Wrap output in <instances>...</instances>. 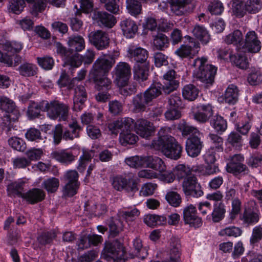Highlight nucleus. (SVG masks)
I'll return each instance as SVG.
<instances>
[{
    "mask_svg": "<svg viewBox=\"0 0 262 262\" xmlns=\"http://www.w3.org/2000/svg\"><path fill=\"white\" fill-rule=\"evenodd\" d=\"M170 132V127H161L157 138L150 143V148L161 151L168 158L178 160L181 156L183 148L175 138L169 134Z\"/></svg>",
    "mask_w": 262,
    "mask_h": 262,
    "instance_id": "1",
    "label": "nucleus"
},
{
    "mask_svg": "<svg viewBox=\"0 0 262 262\" xmlns=\"http://www.w3.org/2000/svg\"><path fill=\"white\" fill-rule=\"evenodd\" d=\"M131 75V68L129 64L120 62L117 64L116 67V85L119 93L124 96L131 94L135 91V86L129 82Z\"/></svg>",
    "mask_w": 262,
    "mask_h": 262,
    "instance_id": "2",
    "label": "nucleus"
},
{
    "mask_svg": "<svg viewBox=\"0 0 262 262\" xmlns=\"http://www.w3.org/2000/svg\"><path fill=\"white\" fill-rule=\"evenodd\" d=\"M207 59L205 57L195 59L193 63L195 68L193 74L202 82L211 85L214 81L217 69L211 64H207Z\"/></svg>",
    "mask_w": 262,
    "mask_h": 262,
    "instance_id": "3",
    "label": "nucleus"
},
{
    "mask_svg": "<svg viewBox=\"0 0 262 262\" xmlns=\"http://www.w3.org/2000/svg\"><path fill=\"white\" fill-rule=\"evenodd\" d=\"M69 128H66L64 130L61 124H57L55 126L53 130V138L55 143L59 144L62 138L64 140H73L75 138L79 137V133L81 127L76 120L73 119L69 124Z\"/></svg>",
    "mask_w": 262,
    "mask_h": 262,
    "instance_id": "4",
    "label": "nucleus"
},
{
    "mask_svg": "<svg viewBox=\"0 0 262 262\" xmlns=\"http://www.w3.org/2000/svg\"><path fill=\"white\" fill-rule=\"evenodd\" d=\"M41 108L47 113V115L52 119L59 118L60 121H65L68 118L69 107L66 104L57 100L41 101Z\"/></svg>",
    "mask_w": 262,
    "mask_h": 262,
    "instance_id": "5",
    "label": "nucleus"
},
{
    "mask_svg": "<svg viewBox=\"0 0 262 262\" xmlns=\"http://www.w3.org/2000/svg\"><path fill=\"white\" fill-rule=\"evenodd\" d=\"M162 84L159 82L154 83L144 94H138L134 99L133 104L138 111H143L152 99L159 96L161 93Z\"/></svg>",
    "mask_w": 262,
    "mask_h": 262,
    "instance_id": "6",
    "label": "nucleus"
},
{
    "mask_svg": "<svg viewBox=\"0 0 262 262\" xmlns=\"http://www.w3.org/2000/svg\"><path fill=\"white\" fill-rule=\"evenodd\" d=\"M133 125L134 120L132 118H127L116 121V128H119L122 130L119 137V142L121 145L125 146L127 144H134L138 140V137L131 133Z\"/></svg>",
    "mask_w": 262,
    "mask_h": 262,
    "instance_id": "7",
    "label": "nucleus"
},
{
    "mask_svg": "<svg viewBox=\"0 0 262 262\" xmlns=\"http://www.w3.org/2000/svg\"><path fill=\"white\" fill-rule=\"evenodd\" d=\"M139 214V211L135 207H123L119 209L116 219V233L123 230L125 223L133 220Z\"/></svg>",
    "mask_w": 262,
    "mask_h": 262,
    "instance_id": "8",
    "label": "nucleus"
},
{
    "mask_svg": "<svg viewBox=\"0 0 262 262\" xmlns=\"http://www.w3.org/2000/svg\"><path fill=\"white\" fill-rule=\"evenodd\" d=\"M187 42L180 46L174 53L180 58H192L195 56L200 50L199 43L190 37L186 36Z\"/></svg>",
    "mask_w": 262,
    "mask_h": 262,
    "instance_id": "9",
    "label": "nucleus"
},
{
    "mask_svg": "<svg viewBox=\"0 0 262 262\" xmlns=\"http://www.w3.org/2000/svg\"><path fill=\"white\" fill-rule=\"evenodd\" d=\"M113 67L112 60L106 56L98 58L94 62L91 74L94 79H98V76H105Z\"/></svg>",
    "mask_w": 262,
    "mask_h": 262,
    "instance_id": "10",
    "label": "nucleus"
},
{
    "mask_svg": "<svg viewBox=\"0 0 262 262\" xmlns=\"http://www.w3.org/2000/svg\"><path fill=\"white\" fill-rule=\"evenodd\" d=\"M183 191L186 195L199 198L203 195V191L197 179L194 176L184 179L182 183Z\"/></svg>",
    "mask_w": 262,
    "mask_h": 262,
    "instance_id": "11",
    "label": "nucleus"
},
{
    "mask_svg": "<svg viewBox=\"0 0 262 262\" xmlns=\"http://www.w3.org/2000/svg\"><path fill=\"white\" fill-rule=\"evenodd\" d=\"M133 128L138 135L145 139L149 138L156 132V127L153 123L144 119H138L135 122L134 121Z\"/></svg>",
    "mask_w": 262,
    "mask_h": 262,
    "instance_id": "12",
    "label": "nucleus"
},
{
    "mask_svg": "<svg viewBox=\"0 0 262 262\" xmlns=\"http://www.w3.org/2000/svg\"><path fill=\"white\" fill-rule=\"evenodd\" d=\"M95 55L94 51L88 49L83 56H81L78 53H74L71 55V57L66 59V63L73 68L79 67L82 62L84 64H90L94 60Z\"/></svg>",
    "mask_w": 262,
    "mask_h": 262,
    "instance_id": "13",
    "label": "nucleus"
},
{
    "mask_svg": "<svg viewBox=\"0 0 262 262\" xmlns=\"http://www.w3.org/2000/svg\"><path fill=\"white\" fill-rule=\"evenodd\" d=\"M126 56L136 63L146 62H148V52L146 49L132 43L127 47Z\"/></svg>",
    "mask_w": 262,
    "mask_h": 262,
    "instance_id": "14",
    "label": "nucleus"
},
{
    "mask_svg": "<svg viewBox=\"0 0 262 262\" xmlns=\"http://www.w3.org/2000/svg\"><path fill=\"white\" fill-rule=\"evenodd\" d=\"M261 48V42L258 39L255 32L253 31L248 32L246 34L242 50L255 53L258 52Z\"/></svg>",
    "mask_w": 262,
    "mask_h": 262,
    "instance_id": "15",
    "label": "nucleus"
},
{
    "mask_svg": "<svg viewBox=\"0 0 262 262\" xmlns=\"http://www.w3.org/2000/svg\"><path fill=\"white\" fill-rule=\"evenodd\" d=\"M91 43L98 50L106 49L110 44V38L104 32L98 30L92 32L89 36Z\"/></svg>",
    "mask_w": 262,
    "mask_h": 262,
    "instance_id": "16",
    "label": "nucleus"
},
{
    "mask_svg": "<svg viewBox=\"0 0 262 262\" xmlns=\"http://www.w3.org/2000/svg\"><path fill=\"white\" fill-rule=\"evenodd\" d=\"M183 217L185 223L190 226L197 228L202 225L201 219L196 215V208L191 204L184 208Z\"/></svg>",
    "mask_w": 262,
    "mask_h": 262,
    "instance_id": "17",
    "label": "nucleus"
},
{
    "mask_svg": "<svg viewBox=\"0 0 262 262\" xmlns=\"http://www.w3.org/2000/svg\"><path fill=\"white\" fill-rule=\"evenodd\" d=\"M203 146V143L200 140V136L190 137L186 142V151L188 155L191 157L198 156Z\"/></svg>",
    "mask_w": 262,
    "mask_h": 262,
    "instance_id": "18",
    "label": "nucleus"
},
{
    "mask_svg": "<svg viewBox=\"0 0 262 262\" xmlns=\"http://www.w3.org/2000/svg\"><path fill=\"white\" fill-rule=\"evenodd\" d=\"M180 244L179 239L172 237L169 241L167 247V254L168 258L162 262H180Z\"/></svg>",
    "mask_w": 262,
    "mask_h": 262,
    "instance_id": "19",
    "label": "nucleus"
},
{
    "mask_svg": "<svg viewBox=\"0 0 262 262\" xmlns=\"http://www.w3.org/2000/svg\"><path fill=\"white\" fill-rule=\"evenodd\" d=\"M244 157L241 154L235 155L231 158L230 161L226 165V170L228 172L236 174L245 171L246 166L242 162Z\"/></svg>",
    "mask_w": 262,
    "mask_h": 262,
    "instance_id": "20",
    "label": "nucleus"
},
{
    "mask_svg": "<svg viewBox=\"0 0 262 262\" xmlns=\"http://www.w3.org/2000/svg\"><path fill=\"white\" fill-rule=\"evenodd\" d=\"M163 83L162 89L166 93H169L177 89L179 82L176 80L174 70H169L163 75Z\"/></svg>",
    "mask_w": 262,
    "mask_h": 262,
    "instance_id": "21",
    "label": "nucleus"
},
{
    "mask_svg": "<svg viewBox=\"0 0 262 262\" xmlns=\"http://www.w3.org/2000/svg\"><path fill=\"white\" fill-rule=\"evenodd\" d=\"M20 116L19 111H14L12 113H8L1 118L0 124L3 129H6V132L8 136L12 135L10 133L11 128H13L12 123L18 120Z\"/></svg>",
    "mask_w": 262,
    "mask_h": 262,
    "instance_id": "22",
    "label": "nucleus"
},
{
    "mask_svg": "<svg viewBox=\"0 0 262 262\" xmlns=\"http://www.w3.org/2000/svg\"><path fill=\"white\" fill-rule=\"evenodd\" d=\"M198 108V111L194 113L193 118L198 122H206L213 114V107L210 104L200 105Z\"/></svg>",
    "mask_w": 262,
    "mask_h": 262,
    "instance_id": "23",
    "label": "nucleus"
},
{
    "mask_svg": "<svg viewBox=\"0 0 262 262\" xmlns=\"http://www.w3.org/2000/svg\"><path fill=\"white\" fill-rule=\"evenodd\" d=\"M87 99V94L84 87L78 85L75 89V94L73 98L74 109L75 111H80L82 108V105Z\"/></svg>",
    "mask_w": 262,
    "mask_h": 262,
    "instance_id": "24",
    "label": "nucleus"
},
{
    "mask_svg": "<svg viewBox=\"0 0 262 262\" xmlns=\"http://www.w3.org/2000/svg\"><path fill=\"white\" fill-rule=\"evenodd\" d=\"M239 90L237 86L233 84H229L225 91L224 101L230 104H234L238 99Z\"/></svg>",
    "mask_w": 262,
    "mask_h": 262,
    "instance_id": "25",
    "label": "nucleus"
},
{
    "mask_svg": "<svg viewBox=\"0 0 262 262\" xmlns=\"http://www.w3.org/2000/svg\"><path fill=\"white\" fill-rule=\"evenodd\" d=\"M146 166L158 171L159 173L164 172L166 169V166L163 160L157 156H147Z\"/></svg>",
    "mask_w": 262,
    "mask_h": 262,
    "instance_id": "26",
    "label": "nucleus"
},
{
    "mask_svg": "<svg viewBox=\"0 0 262 262\" xmlns=\"http://www.w3.org/2000/svg\"><path fill=\"white\" fill-rule=\"evenodd\" d=\"M120 25L124 35L127 38L133 37L138 31L137 24L130 19L122 20Z\"/></svg>",
    "mask_w": 262,
    "mask_h": 262,
    "instance_id": "27",
    "label": "nucleus"
},
{
    "mask_svg": "<svg viewBox=\"0 0 262 262\" xmlns=\"http://www.w3.org/2000/svg\"><path fill=\"white\" fill-rule=\"evenodd\" d=\"M224 41L227 44H233L237 47V50H242L243 45V35L238 30L234 31L224 37Z\"/></svg>",
    "mask_w": 262,
    "mask_h": 262,
    "instance_id": "28",
    "label": "nucleus"
},
{
    "mask_svg": "<svg viewBox=\"0 0 262 262\" xmlns=\"http://www.w3.org/2000/svg\"><path fill=\"white\" fill-rule=\"evenodd\" d=\"M149 62L136 63L134 67V77L137 80L144 81L147 78Z\"/></svg>",
    "mask_w": 262,
    "mask_h": 262,
    "instance_id": "29",
    "label": "nucleus"
},
{
    "mask_svg": "<svg viewBox=\"0 0 262 262\" xmlns=\"http://www.w3.org/2000/svg\"><path fill=\"white\" fill-rule=\"evenodd\" d=\"M27 182V180L24 179H20L16 181L12 182L7 186V192L10 196H21L23 197L22 191L24 190V187Z\"/></svg>",
    "mask_w": 262,
    "mask_h": 262,
    "instance_id": "30",
    "label": "nucleus"
},
{
    "mask_svg": "<svg viewBox=\"0 0 262 262\" xmlns=\"http://www.w3.org/2000/svg\"><path fill=\"white\" fill-rule=\"evenodd\" d=\"M191 0H167L171 11L177 15H182L186 11L185 7Z\"/></svg>",
    "mask_w": 262,
    "mask_h": 262,
    "instance_id": "31",
    "label": "nucleus"
},
{
    "mask_svg": "<svg viewBox=\"0 0 262 262\" xmlns=\"http://www.w3.org/2000/svg\"><path fill=\"white\" fill-rule=\"evenodd\" d=\"M45 196L44 191L38 188H34L26 194H23V197L31 204H35L43 200Z\"/></svg>",
    "mask_w": 262,
    "mask_h": 262,
    "instance_id": "32",
    "label": "nucleus"
},
{
    "mask_svg": "<svg viewBox=\"0 0 262 262\" xmlns=\"http://www.w3.org/2000/svg\"><path fill=\"white\" fill-rule=\"evenodd\" d=\"M54 159L58 162L69 164L75 160V156L68 150L55 151L52 154Z\"/></svg>",
    "mask_w": 262,
    "mask_h": 262,
    "instance_id": "33",
    "label": "nucleus"
},
{
    "mask_svg": "<svg viewBox=\"0 0 262 262\" xmlns=\"http://www.w3.org/2000/svg\"><path fill=\"white\" fill-rule=\"evenodd\" d=\"M133 252L131 257L136 256L140 258H144L147 256V251L144 247L142 241L138 237L135 238L133 241Z\"/></svg>",
    "mask_w": 262,
    "mask_h": 262,
    "instance_id": "34",
    "label": "nucleus"
},
{
    "mask_svg": "<svg viewBox=\"0 0 262 262\" xmlns=\"http://www.w3.org/2000/svg\"><path fill=\"white\" fill-rule=\"evenodd\" d=\"M192 33L203 45L207 44L210 40V36L208 31L202 26H195L192 31Z\"/></svg>",
    "mask_w": 262,
    "mask_h": 262,
    "instance_id": "35",
    "label": "nucleus"
},
{
    "mask_svg": "<svg viewBox=\"0 0 262 262\" xmlns=\"http://www.w3.org/2000/svg\"><path fill=\"white\" fill-rule=\"evenodd\" d=\"M199 90L195 85L189 84L185 85L182 89V96L185 99L189 101L194 100L198 96Z\"/></svg>",
    "mask_w": 262,
    "mask_h": 262,
    "instance_id": "36",
    "label": "nucleus"
},
{
    "mask_svg": "<svg viewBox=\"0 0 262 262\" xmlns=\"http://www.w3.org/2000/svg\"><path fill=\"white\" fill-rule=\"evenodd\" d=\"M68 43L70 50L75 52H80L85 47L84 39L80 36H74L69 37Z\"/></svg>",
    "mask_w": 262,
    "mask_h": 262,
    "instance_id": "37",
    "label": "nucleus"
},
{
    "mask_svg": "<svg viewBox=\"0 0 262 262\" xmlns=\"http://www.w3.org/2000/svg\"><path fill=\"white\" fill-rule=\"evenodd\" d=\"M19 74L24 77L34 76L37 73L38 68L36 65L26 62L21 64L18 68Z\"/></svg>",
    "mask_w": 262,
    "mask_h": 262,
    "instance_id": "38",
    "label": "nucleus"
},
{
    "mask_svg": "<svg viewBox=\"0 0 262 262\" xmlns=\"http://www.w3.org/2000/svg\"><path fill=\"white\" fill-rule=\"evenodd\" d=\"M147 156H135L126 158L125 162L132 168H138L146 166Z\"/></svg>",
    "mask_w": 262,
    "mask_h": 262,
    "instance_id": "39",
    "label": "nucleus"
},
{
    "mask_svg": "<svg viewBox=\"0 0 262 262\" xmlns=\"http://www.w3.org/2000/svg\"><path fill=\"white\" fill-rule=\"evenodd\" d=\"M191 171L190 168L183 164H179L173 169L174 174L179 181L191 176Z\"/></svg>",
    "mask_w": 262,
    "mask_h": 262,
    "instance_id": "40",
    "label": "nucleus"
},
{
    "mask_svg": "<svg viewBox=\"0 0 262 262\" xmlns=\"http://www.w3.org/2000/svg\"><path fill=\"white\" fill-rule=\"evenodd\" d=\"M225 212L226 209L224 203L222 202L215 203L211 213L213 222H219L222 220L224 217Z\"/></svg>",
    "mask_w": 262,
    "mask_h": 262,
    "instance_id": "41",
    "label": "nucleus"
},
{
    "mask_svg": "<svg viewBox=\"0 0 262 262\" xmlns=\"http://www.w3.org/2000/svg\"><path fill=\"white\" fill-rule=\"evenodd\" d=\"M178 128L184 136L188 135H190V137L201 136V133L197 128L190 125L185 121L180 122Z\"/></svg>",
    "mask_w": 262,
    "mask_h": 262,
    "instance_id": "42",
    "label": "nucleus"
},
{
    "mask_svg": "<svg viewBox=\"0 0 262 262\" xmlns=\"http://www.w3.org/2000/svg\"><path fill=\"white\" fill-rule=\"evenodd\" d=\"M211 126L217 132H224L227 128L226 121L221 116H214L210 121Z\"/></svg>",
    "mask_w": 262,
    "mask_h": 262,
    "instance_id": "43",
    "label": "nucleus"
},
{
    "mask_svg": "<svg viewBox=\"0 0 262 262\" xmlns=\"http://www.w3.org/2000/svg\"><path fill=\"white\" fill-rule=\"evenodd\" d=\"M246 51L243 50H237V56L234 55V57H231V61L234 63L237 67L241 69H246L248 67V60L243 53Z\"/></svg>",
    "mask_w": 262,
    "mask_h": 262,
    "instance_id": "44",
    "label": "nucleus"
},
{
    "mask_svg": "<svg viewBox=\"0 0 262 262\" xmlns=\"http://www.w3.org/2000/svg\"><path fill=\"white\" fill-rule=\"evenodd\" d=\"M247 80L251 85H257L262 81V74L259 69L253 68L248 74Z\"/></svg>",
    "mask_w": 262,
    "mask_h": 262,
    "instance_id": "45",
    "label": "nucleus"
},
{
    "mask_svg": "<svg viewBox=\"0 0 262 262\" xmlns=\"http://www.w3.org/2000/svg\"><path fill=\"white\" fill-rule=\"evenodd\" d=\"M99 24L107 28H112L114 25V18L113 15L106 12H98L97 14Z\"/></svg>",
    "mask_w": 262,
    "mask_h": 262,
    "instance_id": "46",
    "label": "nucleus"
},
{
    "mask_svg": "<svg viewBox=\"0 0 262 262\" xmlns=\"http://www.w3.org/2000/svg\"><path fill=\"white\" fill-rule=\"evenodd\" d=\"M126 8L128 13L135 17L141 14L142 11L141 5L137 0H127Z\"/></svg>",
    "mask_w": 262,
    "mask_h": 262,
    "instance_id": "47",
    "label": "nucleus"
},
{
    "mask_svg": "<svg viewBox=\"0 0 262 262\" xmlns=\"http://www.w3.org/2000/svg\"><path fill=\"white\" fill-rule=\"evenodd\" d=\"M0 108L6 111L7 113H12L14 111H19L15 104L6 97L0 96Z\"/></svg>",
    "mask_w": 262,
    "mask_h": 262,
    "instance_id": "48",
    "label": "nucleus"
},
{
    "mask_svg": "<svg viewBox=\"0 0 262 262\" xmlns=\"http://www.w3.org/2000/svg\"><path fill=\"white\" fill-rule=\"evenodd\" d=\"M26 3L24 0H10L8 6L10 12L16 14H19L23 11Z\"/></svg>",
    "mask_w": 262,
    "mask_h": 262,
    "instance_id": "49",
    "label": "nucleus"
},
{
    "mask_svg": "<svg viewBox=\"0 0 262 262\" xmlns=\"http://www.w3.org/2000/svg\"><path fill=\"white\" fill-rule=\"evenodd\" d=\"M209 138L211 141V146L209 149L216 152L223 150V139L215 134H210Z\"/></svg>",
    "mask_w": 262,
    "mask_h": 262,
    "instance_id": "50",
    "label": "nucleus"
},
{
    "mask_svg": "<svg viewBox=\"0 0 262 262\" xmlns=\"http://www.w3.org/2000/svg\"><path fill=\"white\" fill-rule=\"evenodd\" d=\"M259 213L257 210L246 209L243 214V220L248 224H253L257 223L259 220Z\"/></svg>",
    "mask_w": 262,
    "mask_h": 262,
    "instance_id": "51",
    "label": "nucleus"
},
{
    "mask_svg": "<svg viewBox=\"0 0 262 262\" xmlns=\"http://www.w3.org/2000/svg\"><path fill=\"white\" fill-rule=\"evenodd\" d=\"M44 188L49 192L53 193L57 191L59 185V181L56 178L45 180L42 184Z\"/></svg>",
    "mask_w": 262,
    "mask_h": 262,
    "instance_id": "52",
    "label": "nucleus"
},
{
    "mask_svg": "<svg viewBox=\"0 0 262 262\" xmlns=\"http://www.w3.org/2000/svg\"><path fill=\"white\" fill-rule=\"evenodd\" d=\"M169 41L167 37L163 34H158L154 39V47L157 50H162L167 48Z\"/></svg>",
    "mask_w": 262,
    "mask_h": 262,
    "instance_id": "53",
    "label": "nucleus"
},
{
    "mask_svg": "<svg viewBox=\"0 0 262 262\" xmlns=\"http://www.w3.org/2000/svg\"><path fill=\"white\" fill-rule=\"evenodd\" d=\"M127 259L125 248L121 242L116 241V262H125Z\"/></svg>",
    "mask_w": 262,
    "mask_h": 262,
    "instance_id": "54",
    "label": "nucleus"
},
{
    "mask_svg": "<svg viewBox=\"0 0 262 262\" xmlns=\"http://www.w3.org/2000/svg\"><path fill=\"white\" fill-rule=\"evenodd\" d=\"M136 188V185L133 184L132 186H130V182H128L126 178L122 176L116 178V189L120 191L123 189L128 190L131 189L133 190Z\"/></svg>",
    "mask_w": 262,
    "mask_h": 262,
    "instance_id": "55",
    "label": "nucleus"
},
{
    "mask_svg": "<svg viewBox=\"0 0 262 262\" xmlns=\"http://www.w3.org/2000/svg\"><path fill=\"white\" fill-rule=\"evenodd\" d=\"M242 230L238 227L230 226L220 230L219 235L221 236H233L237 237L242 234Z\"/></svg>",
    "mask_w": 262,
    "mask_h": 262,
    "instance_id": "56",
    "label": "nucleus"
},
{
    "mask_svg": "<svg viewBox=\"0 0 262 262\" xmlns=\"http://www.w3.org/2000/svg\"><path fill=\"white\" fill-rule=\"evenodd\" d=\"M261 0H247L245 3V10L250 13H256L261 8Z\"/></svg>",
    "mask_w": 262,
    "mask_h": 262,
    "instance_id": "57",
    "label": "nucleus"
},
{
    "mask_svg": "<svg viewBox=\"0 0 262 262\" xmlns=\"http://www.w3.org/2000/svg\"><path fill=\"white\" fill-rule=\"evenodd\" d=\"M9 145L14 149L19 151H24L26 145L25 142L20 138L17 137H11L8 141Z\"/></svg>",
    "mask_w": 262,
    "mask_h": 262,
    "instance_id": "58",
    "label": "nucleus"
},
{
    "mask_svg": "<svg viewBox=\"0 0 262 262\" xmlns=\"http://www.w3.org/2000/svg\"><path fill=\"white\" fill-rule=\"evenodd\" d=\"M102 255L103 257L107 260H112L115 262V247L113 243H105Z\"/></svg>",
    "mask_w": 262,
    "mask_h": 262,
    "instance_id": "59",
    "label": "nucleus"
},
{
    "mask_svg": "<svg viewBox=\"0 0 262 262\" xmlns=\"http://www.w3.org/2000/svg\"><path fill=\"white\" fill-rule=\"evenodd\" d=\"M23 47V43L16 41H7L3 45L4 50L10 53L19 52L22 50Z\"/></svg>",
    "mask_w": 262,
    "mask_h": 262,
    "instance_id": "60",
    "label": "nucleus"
},
{
    "mask_svg": "<svg viewBox=\"0 0 262 262\" xmlns=\"http://www.w3.org/2000/svg\"><path fill=\"white\" fill-rule=\"evenodd\" d=\"M56 236L55 231L44 232L37 237V241L41 245L50 244Z\"/></svg>",
    "mask_w": 262,
    "mask_h": 262,
    "instance_id": "61",
    "label": "nucleus"
},
{
    "mask_svg": "<svg viewBox=\"0 0 262 262\" xmlns=\"http://www.w3.org/2000/svg\"><path fill=\"white\" fill-rule=\"evenodd\" d=\"M165 199L168 203L173 207H178L181 203L180 195L174 191H169L167 193Z\"/></svg>",
    "mask_w": 262,
    "mask_h": 262,
    "instance_id": "62",
    "label": "nucleus"
},
{
    "mask_svg": "<svg viewBox=\"0 0 262 262\" xmlns=\"http://www.w3.org/2000/svg\"><path fill=\"white\" fill-rule=\"evenodd\" d=\"M223 4L220 1L211 2L208 6V10L211 14L220 15L224 11Z\"/></svg>",
    "mask_w": 262,
    "mask_h": 262,
    "instance_id": "63",
    "label": "nucleus"
},
{
    "mask_svg": "<svg viewBox=\"0 0 262 262\" xmlns=\"http://www.w3.org/2000/svg\"><path fill=\"white\" fill-rule=\"evenodd\" d=\"M157 185L156 184L152 183H146L144 184L139 192L140 196H147L154 194L155 191L157 189Z\"/></svg>",
    "mask_w": 262,
    "mask_h": 262,
    "instance_id": "64",
    "label": "nucleus"
}]
</instances>
